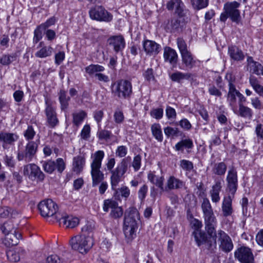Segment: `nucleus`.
I'll return each mask as SVG.
<instances>
[{
    "instance_id": "nucleus-1",
    "label": "nucleus",
    "mask_w": 263,
    "mask_h": 263,
    "mask_svg": "<svg viewBox=\"0 0 263 263\" xmlns=\"http://www.w3.org/2000/svg\"><path fill=\"white\" fill-rule=\"evenodd\" d=\"M228 87L227 100L231 109L237 116L245 119L251 120L253 116V110L243 105L246 102V98L236 89L231 80H229Z\"/></svg>"
},
{
    "instance_id": "nucleus-2",
    "label": "nucleus",
    "mask_w": 263,
    "mask_h": 263,
    "mask_svg": "<svg viewBox=\"0 0 263 263\" xmlns=\"http://www.w3.org/2000/svg\"><path fill=\"white\" fill-rule=\"evenodd\" d=\"M130 161V157L123 158L119 163L115 170L112 171L110 176V184L112 190L114 191V196L115 199L120 200V197L126 199L130 195V190L125 185L117 189L119 182L127 170L128 165Z\"/></svg>"
},
{
    "instance_id": "nucleus-3",
    "label": "nucleus",
    "mask_w": 263,
    "mask_h": 263,
    "mask_svg": "<svg viewBox=\"0 0 263 263\" xmlns=\"http://www.w3.org/2000/svg\"><path fill=\"white\" fill-rule=\"evenodd\" d=\"M105 156L103 151L99 150L91 155L90 174L92 178V185L96 186L99 183V192L101 195L105 193L108 189V183L104 179V174L101 171L102 162Z\"/></svg>"
},
{
    "instance_id": "nucleus-4",
    "label": "nucleus",
    "mask_w": 263,
    "mask_h": 263,
    "mask_svg": "<svg viewBox=\"0 0 263 263\" xmlns=\"http://www.w3.org/2000/svg\"><path fill=\"white\" fill-rule=\"evenodd\" d=\"M140 220V215L136 208H129L124 215L123 231L127 239L130 240L136 236L138 228L137 222Z\"/></svg>"
},
{
    "instance_id": "nucleus-5",
    "label": "nucleus",
    "mask_w": 263,
    "mask_h": 263,
    "mask_svg": "<svg viewBox=\"0 0 263 263\" xmlns=\"http://www.w3.org/2000/svg\"><path fill=\"white\" fill-rule=\"evenodd\" d=\"M112 93L120 99H129L133 95V85L130 81L121 79L111 84Z\"/></svg>"
},
{
    "instance_id": "nucleus-6",
    "label": "nucleus",
    "mask_w": 263,
    "mask_h": 263,
    "mask_svg": "<svg viewBox=\"0 0 263 263\" xmlns=\"http://www.w3.org/2000/svg\"><path fill=\"white\" fill-rule=\"evenodd\" d=\"M201 209L203 214L205 230L208 234H212L214 232V227H217V222L210 202L207 198L203 199Z\"/></svg>"
},
{
    "instance_id": "nucleus-7",
    "label": "nucleus",
    "mask_w": 263,
    "mask_h": 263,
    "mask_svg": "<svg viewBox=\"0 0 263 263\" xmlns=\"http://www.w3.org/2000/svg\"><path fill=\"white\" fill-rule=\"evenodd\" d=\"M214 227V232L212 234H208L213 239L212 246L216 247V240L219 242V248L222 251L228 253L233 249V243L231 237L223 231L218 230L216 231Z\"/></svg>"
},
{
    "instance_id": "nucleus-8",
    "label": "nucleus",
    "mask_w": 263,
    "mask_h": 263,
    "mask_svg": "<svg viewBox=\"0 0 263 263\" xmlns=\"http://www.w3.org/2000/svg\"><path fill=\"white\" fill-rule=\"evenodd\" d=\"M240 6V3L236 1L226 3L224 5V11L220 15L221 21L224 22L230 18L232 22L238 24L241 20L240 12L238 9Z\"/></svg>"
},
{
    "instance_id": "nucleus-9",
    "label": "nucleus",
    "mask_w": 263,
    "mask_h": 263,
    "mask_svg": "<svg viewBox=\"0 0 263 263\" xmlns=\"http://www.w3.org/2000/svg\"><path fill=\"white\" fill-rule=\"evenodd\" d=\"M40 140L29 141L24 149H18L17 153V159L18 161L29 163L36 157Z\"/></svg>"
},
{
    "instance_id": "nucleus-10",
    "label": "nucleus",
    "mask_w": 263,
    "mask_h": 263,
    "mask_svg": "<svg viewBox=\"0 0 263 263\" xmlns=\"http://www.w3.org/2000/svg\"><path fill=\"white\" fill-rule=\"evenodd\" d=\"M69 245L72 250L85 254L93 246V240L80 234L72 237L69 240Z\"/></svg>"
},
{
    "instance_id": "nucleus-11",
    "label": "nucleus",
    "mask_w": 263,
    "mask_h": 263,
    "mask_svg": "<svg viewBox=\"0 0 263 263\" xmlns=\"http://www.w3.org/2000/svg\"><path fill=\"white\" fill-rule=\"evenodd\" d=\"M90 18L99 22H110L113 19V15L101 6L96 5L89 11Z\"/></svg>"
},
{
    "instance_id": "nucleus-12",
    "label": "nucleus",
    "mask_w": 263,
    "mask_h": 263,
    "mask_svg": "<svg viewBox=\"0 0 263 263\" xmlns=\"http://www.w3.org/2000/svg\"><path fill=\"white\" fill-rule=\"evenodd\" d=\"M23 174L31 181L43 182L45 179V174L39 166L34 163H28L24 166Z\"/></svg>"
},
{
    "instance_id": "nucleus-13",
    "label": "nucleus",
    "mask_w": 263,
    "mask_h": 263,
    "mask_svg": "<svg viewBox=\"0 0 263 263\" xmlns=\"http://www.w3.org/2000/svg\"><path fill=\"white\" fill-rule=\"evenodd\" d=\"M226 192L228 195L235 196L238 187V175L234 167L229 168L226 176Z\"/></svg>"
},
{
    "instance_id": "nucleus-14",
    "label": "nucleus",
    "mask_w": 263,
    "mask_h": 263,
    "mask_svg": "<svg viewBox=\"0 0 263 263\" xmlns=\"http://www.w3.org/2000/svg\"><path fill=\"white\" fill-rule=\"evenodd\" d=\"M38 209L41 215L44 217H50L55 215L59 216L57 214L58 206L52 200L48 199L41 201L38 204Z\"/></svg>"
},
{
    "instance_id": "nucleus-15",
    "label": "nucleus",
    "mask_w": 263,
    "mask_h": 263,
    "mask_svg": "<svg viewBox=\"0 0 263 263\" xmlns=\"http://www.w3.org/2000/svg\"><path fill=\"white\" fill-rule=\"evenodd\" d=\"M45 113L46 116L48 125L51 128H54L59 125V121L57 117L56 108L54 102L48 98L45 99Z\"/></svg>"
},
{
    "instance_id": "nucleus-16",
    "label": "nucleus",
    "mask_w": 263,
    "mask_h": 263,
    "mask_svg": "<svg viewBox=\"0 0 263 263\" xmlns=\"http://www.w3.org/2000/svg\"><path fill=\"white\" fill-rule=\"evenodd\" d=\"M234 256L240 263H254L253 254L249 247L242 246L237 248L234 252Z\"/></svg>"
},
{
    "instance_id": "nucleus-17",
    "label": "nucleus",
    "mask_w": 263,
    "mask_h": 263,
    "mask_svg": "<svg viewBox=\"0 0 263 263\" xmlns=\"http://www.w3.org/2000/svg\"><path fill=\"white\" fill-rule=\"evenodd\" d=\"M19 138L16 133L1 132L0 133V146L2 145L4 149H9L14 145Z\"/></svg>"
},
{
    "instance_id": "nucleus-18",
    "label": "nucleus",
    "mask_w": 263,
    "mask_h": 263,
    "mask_svg": "<svg viewBox=\"0 0 263 263\" xmlns=\"http://www.w3.org/2000/svg\"><path fill=\"white\" fill-rule=\"evenodd\" d=\"M187 21V18L182 14L178 16V18L172 19L166 25L167 31L176 32L181 31Z\"/></svg>"
},
{
    "instance_id": "nucleus-19",
    "label": "nucleus",
    "mask_w": 263,
    "mask_h": 263,
    "mask_svg": "<svg viewBox=\"0 0 263 263\" xmlns=\"http://www.w3.org/2000/svg\"><path fill=\"white\" fill-rule=\"evenodd\" d=\"M247 70L251 74L263 76V65L254 61L252 57L248 56L247 57Z\"/></svg>"
},
{
    "instance_id": "nucleus-20",
    "label": "nucleus",
    "mask_w": 263,
    "mask_h": 263,
    "mask_svg": "<svg viewBox=\"0 0 263 263\" xmlns=\"http://www.w3.org/2000/svg\"><path fill=\"white\" fill-rule=\"evenodd\" d=\"M182 67L181 69H191L195 67L199 61L196 59L192 53L189 51L181 55Z\"/></svg>"
},
{
    "instance_id": "nucleus-21",
    "label": "nucleus",
    "mask_w": 263,
    "mask_h": 263,
    "mask_svg": "<svg viewBox=\"0 0 263 263\" xmlns=\"http://www.w3.org/2000/svg\"><path fill=\"white\" fill-rule=\"evenodd\" d=\"M234 196L227 194L223 197L221 204V210L224 217L230 216L233 214L232 201Z\"/></svg>"
},
{
    "instance_id": "nucleus-22",
    "label": "nucleus",
    "mask_w": 263,
    "mask_h": 263,
    "mask_svg": "<svg viewBox=\"0 0 263 263\" xmlns=\"http://www.w3.org/2000/svg\"><path fill=\"white\" fill-rule=\"evenodd\" d=\"M143 49L146 54L155 55L161 50V46L154 41L146 40L142 42Z\"/></svg>"
},
{
    "instance_id": "nucleus-23",
    "label": "nucleus",
    "mask_w": 263,
    "mask_h": 263,
    "mask_svg": "<svg viewBox=\"0 0 263 263\" xmlns=\"http://www.w3.org/2000/svg\"><path fill=\"white\" fill-rule=\"evenodd\" d=\"M185 182L174 176H170L167 179L164 191L178 190L183 188Z\"/></svg>"
},
{
    "instance_id": "nucleus-24",
    "label": "nucleus",
    "mask_w": 263,
    "mask_h": 263,
    "mask_svg": "<svg viewBox=\"0 0 263 263\" xmlns=\"http://www.w3.org/2000/svg\"><path fill=\"white\" fill-rule=\"evenodd\" d=\"M108 42L110 46L113 47L116 53L122 51L125 46V42L122 35L111 36L108 39Z\"/></svg>"
},
{
    "instance_id": "nucleus-25",
    "label": "nucleus",
    "mask_w": 263,
    "mask_h": 263,
    "mask_svg": "<svg viewBox=\"0 0 263 263\" xmlns=\"http://www.w3.org/2000/svg\"><path fill=\"white\" fill-rule=\"evenodd\" d=\"M228 53L231 60L234 62H241L245 58V54L242 50L235 45L229 46Z\"/></svg>"
},
{
    "instance_id": "nucleus-26",
    "label": "nucleus",
    "mask_w": 263,
    "mask_h": 263,
    "mask_svg": "<svg viewBox=\"0 0 263 263\" xmlns=\"http://www.w3.org/2000/svg\"><path fill=\"white\" fill-rule=\"evenodd\" d=\"M56 219L59 222L60 224L62 223L68 228H73L79 223V219L76 217L72 216H63L61 217L56 215Z\"/></svg>"
},
{
    "instance_id": "nucleus-27",
    "label": "nucleus",
    "mask_w": 263,
    "mask_h": 263,
    "mask_svg": "<svg viewBox=\"0 0 263 263\" xmlns=\"http://www.w3.org/2000/svg\"><path fill=\"white\" fill-rule=\"evenodd\" d=\"M221 189L222 183L221 181H215L209 192L211 200L213 203H217L220 200V192Z\"/></svg>"
},
{
    "instance_id": "nucleus-28",
    "label": "nucleus",
    "mask_w": 263,
    "mask_h": 263,
    "mask_svg": "<svg viewBox=\"0 0 263 263\" xmlns=\"http://www.w3.org/2000/svg\"><path fill=\"white\" fill-rule=\"evenodd\" d=\"M21 237V234L18 230L15 232L10 233L5 235L4 243L8 247L17 245Z\"/></svg>"
},
{
    "instance_id": "nucleus-29",
    "label": "nucleus",
    "mask_w": 263,
    "mask_h": 263,
    "mask_svg": "<svg viewBox=\"0 0 263 263\" xmlns=\"http://www.w3.org/2000/svg\"><path fill=\"white\" fill-rule=\"evenodd\" d=\"M192 235L198 246L207 243L209 247H212L213 241H208L206 234L201 230L198 231H193Z\"/></svg>"
},
{
    "instance_id": "nucleus-30",
    "label": "nucleus",
    "mask_w": 263,
    "mask_h": 263,
    "mask_svg": "<svg viewBox=\"0 0 263 263\" xmlns=\"http://www.w3.org/2000/svg\"><path fill=\"white\" fill-rule=\"evenodd\" d=\"M184 4L181 0H171L167 4V8L169 10H175L178 16L184 14L183 11Z\"/></svg>"
},
{
    "instance_id": "nucleus-31",
    "label": "nucleus",
    "mask_w": 263,
    "mask_h": 263,
    "mask_svg": "<svg viewBox=\"0 0 263 263\" xmlns=\"http://www.w3.org/2000/svg\"><path fill=\"white\" fill-rule=\"evenodd\" d=\"M147 179L152 184L159 188L161 192L164 191L163 176L156 175L154 173L150 172L147 174Z\"/></svg>"
},
{
    "instance_id": "nucleus-32",
    "label": "nucleus",
    "mask_w": 263,
    "mask_h": 263,
    "mask_svg": "<svg viewBox=\"0 0 263 263\" xmlns=\"http://www.w3.org/2000/svg\"><path fill=\"white\" fill-rule=\"evenodd\" d=\"M163 58L164 61L168 62L171 64H176L178 60V54L176 51L170 47L164 48Z\"/></svg>"
},
{
    "instance_id": "nucleus-33",
    "label": "nucleus",
    "mask_w": 263,
    "mask_h": 263,
    "mask_svg": "<svg viewBox=\"0 0 263 263\" xmlns=\"http://www.w3.org/2000/svg\"><path fill=\"white\" fill-rule=\"evenodd\" d=\"M40 49L35 53V57L45 58L51 55L53 48L51 46H46L43 42H40L37 48Z\"/></svg>"
},
{
    "instance_id": "nucleus-34",
    "label": "nucleus",
    "mask_w": 263,
    "mask_h": 263,
    "mask_svg": "<svg viewBox=\"0 0 263 263\" xmlns=\"http://www.w3.org/2000/svg\"><path fill=\"white\" fill-rule=\"evenodd\" d=\"M85 158L82 156H77L74 157L72 161V168L74 172L77 173H80L85 165Z\"/></svg>"
},
{
    "instance_id": "nucleus-35",
    "label": "nucleus",
    "mask_w": 263,
    "mask_h": 263,
    "mask_svg": "<svg viewBox=\"0 0 263 263\" xmlns=\"http://www.w3.org/2000/svg\"><path fill=\"white\" fill-rule=\"evenodd\" d=\"M249 83L255 92L259 96L263 98V85L260 84L259 80L255 76L249 77Z\"/></svg>"
},
{
    "instance_id": "nucleus-36",
    "label": "nucleus",
    "mask_w": 263,
    "mask_h": 263,
    "mask_svg": "<svg viewBox=\"0 0 263 263\" xmlns=\"http://www.w3.org/2000/svg\"><path fill=\"white\" fill-rule=\"evenodd\" d=\"M87 117V113L84 110H78L72 114V123L77 128L83 123Z\"/></svg>"
},
{
    "instance_id": "nucleus-37",
    "label": "nucleus",
    "mask_w": 263,
    "mask_h": 263,
    "mask_svg": "<svg viewBox=\"0 0 263 263\" xmlns=\"http://www.w3.org/2000/svg\"><path fill=\"white\" fill-rule=\"evenodd\" d=\"M194 147L193 140L190 138L182 139L175 145V148L178 151H183L184 148L192 149Z\"/></svg>"
},
{
    "instance_id": "nucleus-38",
    "label": "nucleus",
    "mask_w": 263,
    "mask_h": 263,
    "mask_svg": "<svg viewBox=\"0 0 263 263\" xmlns=\"http://www.w3.org/2000/svg\"><path fill=\"white\" fill-rule=\"evenodd\" d=\"M151 130L153 137L159 142L163 139L161 126L159 123H154L151 125Z\"/></svg>"
},
{
    "instance_id": "nucleus-39",
    "label": "nucleus",
    "mask_w": 263,
    "mask_h": 263,
    "mask_svg": "<svg viewBox=\"0 0 263 263\" xmlns=\"http://www.w3.org/2000/svg\"><path fill=\"white\" fill-rule=\"evenodd\" d=\"M94 230V224L92 222H89L82 228L80 234L85 237H89L91 239H93Z\"/></svg>"
},
{
    "instance_id": "nucleus-40",
    "label": "nucleus",
    "mask_w": 263,
    "mask_h": 263,
    "mask_svg": "<svg viewBox=\"0 0 263 263\" xmlns=\"http://www.w3.org/2000/svg\"><path fill=\"white\" fill-rule=\"evenodd\" d=\"M192 76V74L190 73H183L180 71H176L173 73L170 76L171 79L174 81L178 83H180L183 80H188Z\"/></svg>"
},
{
    "instance_id": "nucleus-41",
    "label": "nucleus",
    "mask_w": 263,
    "mask_h": 263,
    "mask_svg": "<svg viewBox=\"0 0 263 263\" xmlns=\"http://www.w3.org/2000/svg\"><path fill=\"white\" fill-rule=\"evenodd\" d=\"M227 169L226 164L223 162L215 163L212 168L213 173L218 176H223Z\"/></svg>"
},
{
    "instance_id": "nucleus-42",
    "label": "nucleus",
    "mask_w": 263,
    "mask_h": 263,
    "mask_svg": "<svg viewBox=\"0 0 263 263\" xmlns=\"http://www.w3.org/2000/svg\"><path fill=\"white\" fill-rule=\"evenodd\" d=\"M85 71L89 76H92L102 72L105 70V68L100 65L98 64H90L85 68Z\"/></svg>"
},
{
    "instance_id": "nucleus-43",
    "label": "nucleus",
    "mask_w": 263,
    "mask_h": 263,
    "mask_svg": "<svg viewBox=\"0 0 263 263\" xmlns=\"http://www.w3.org/2000/svg\"><path fill=\"white\" fill-rule=\"evenodd\" d=\"M118 204V202L112 198L105 199L103 201L102 209L104 212L107 213L109 210L111 211Z\"/></svg>"
},
{
    "instance_id": "nucleus-44",
    "label": "nucleus",
    "mask_w": 263,
    "mask_h": 263,
    "mask_svg": "<svg viewBox=\"0 0 263 263\" xmlns=\"http://www.w3.org/2000/svg\"><path fill=\"white\" fill-rule=\"evenodd\" d=\"M1 230L6 235L12 232H15L18 230L16 228L11 221L4 222L1 227Z\"/></svg>"
},
{
    "instance_id": "nucleus-45",
    "label": "nucleus",
    "mask_w": 263,
    "mask_h": 263,
    "mask_svg": "<svg viewBox=\"0 0 263 263\" xmlns=\"http://www.w3.org/2000/svg\"><path fill=\"white\" fill-rule=\"evenodd\" d=\"M70 98L66 95V92L64 90H61L59 92V101L61 104V108L62 110L67 109L68 106V102Z\"/></svg>"
},
{
    "instance_id": "nucleus-46",
    "label": "nucleus",
    "mask_w": 263,
    "mask_h": 263,
    "mask_svg": "<svg viewBox=\"0 0 263 263\" xmlns=\"http://www.w3.org/2000/svg\"><path fill=\"white\" fill-rule=\"evenodd\" d=\"M193 7L196 10L206 8L209 5V0H191Z\"/></svg>"
},
{
    "instance_id": "nucleus-47",
    "label": "nucleus",
    "mask_w": 263,
    "mask_h": 263,
    "mask_svg": "<svg viewBox=\"0 0 263 263\" xmlns=\"http://www.w3.org/2000/svg\"><path fill=\"white\" fill-rule=\"evenodd\" d=\"M111 133L110 131L105 129L98 130L97 136L101 141H108L111 137Z\"/></svg>"
},
{
    "instance_id": "nucleus-48",
    "label": "nucleus",
    "mask_w": 263,
    "mask_h": 263,
    "mask_svg": "<svg viewBox=\"0 0 263 263\" xmlns=\"http://www.w3.org/2000/svg\"><path fill=\"white\" fill-rule=\"evenodd\" d=\"M123 214V209L122 206H119V204L116 207L111 210L109 213V216L113 219L120 218Z\"/></svg>"
},
{
    "instance_id": "nucleus-49",
    "label": "nucleus",
    "mask_w": 263,
    "mask_h": 263,
    "mask_svg": "<svg viewBox=\"0 0 263 263\" xmlns=\"http://www.w3.org/2000/svg\"><path fill=\"white\" fill-rule=\"evenodd\" d=\"M36 132L31 125L28 126L27 128L24 132V136L27 141H31L34 138Z\"/></svg>"
},
{
    "instance_id": "nucleus-50",
    "label": "nucleus",
    "mask_w": 263,
    "mask_h": 263,
    "mask_svg": "<svg viewBox=\"0 0 263 263\" xmlns=\"http://www.w3.org/2000/svg\"><path fill=\"white\" fill-rule=\"evenodd\" d=\"M42 166L44 171L49 174L52 173L55 170L54 161L48 160L44 161Z\"/></svg>"
},
{
    "instance_id": "nucleus-51",
    "label": "nucleus",
    "mask_w": 263,
    "mask_h": 263,
    "mask_svg": "<svg viewBox=\"0 0 263 263\" xmlns=\"http://www.w3.org/2000/svg\"><path fill=\"white\" fill-rule=\"evenodd\" d=\"M114 120L116 124H122L124 121V116L123 111L119 109H116L114 113Z\"/></svg>"
},
{
    "instance_id": "nucleus-52",
    "label": "nucleus",
    "mask_w": 263,
    "mask_h": 263,
    "mask_svg": "<svg viewBox=\"0 0 263 263\" xmlns=\"http://www.w3.org/2000/svg\"><path fill=\"white\" fill-rule=\"evenodd\" d=\"M55 170L59 173H62L66 168V161L61 158H59L54 161Z\"/></svg>"
},
{
    "instance_id": "nucleus-53",
    "label": "nucleus",
    "mask_w": 263,
    "mask_h": 263,
    "mask_svg": "<svg viewBox=\"0 0 263 263\" xmlns=\"http://www.w3.org/2000/svg\"><path fill=\"white\" fill-rule=\"evenodd\" d=\"M177 44L181 55L190 51L185 41L182 38H178Z\"/></svg>"
},
{
    "instance_id": "nucleus-54",
    "label": "nucleus",
    "mask_w": 263,
    "mask_h": 263,
    "mask_svg": "<svg viewBox=\"0 0 263 263\" xmlns=\"http://www.w3.org/2000/svg\"><path fill=\"white\" fill-rule=\"evenodd\" d=\"M208 92L210 95L215 97L221 98L222 96V92L220 90L213 84L209 85Z\"/></svg>"
},
{
    "instance_id": "nucleus-55",
    "label": "nucleus",
    "mask_w": 263,
    "mask_h": 263,
    "mask_svg": "<svg viewBox=\"0 0 263 263\" xmlns=\"http://www.w3.org/2000/svg\"><path fill=\"white\" fill-rule=\"evenodd\" d=\"M7 258L12 262H17L20 259L19 253L15 250H9L7 252Z\"/></svg>"
},
{
    "instance_id": "nucleus-56",
    "label": "nucleus",
    "mask_w": 263,
    "mask_h": 263,
    "mask_svg": "<svg viewBox=\"0 0 263 263\" xmlns=\"http://www.w3.org/2000/svg\"><path fill=\"white\" fill-rule=\"evenodd\" d=\"M180 166L186 172H190L194 168V164L192 162L183 159L180 161Z\"/></svg>"
},
{
    "instance_id": "nucleus-57",
    "label": "nucleus",
    "mask_w": 263,
    "mask_h": 263,
    "mask_svg": "<svg viewBox=\"0 0 263 263\" xmlns=\"http://www.w3.org/2000/svg\"><path fill=\"white\" fill-rule=\"evenodd\" d=\"M148 186L146 184H144L140 187L138 192V195L139 200L141 202L145 200L148 192Z\"/></svg>"
},
{
    "instance_id": "nucleus-58",
    "label": "nucleus",
    "mask_w": 263,
    "mask_h": 263,
    "mask_svg": "<svg viewBox=\"0 0 263 263\" xmlns=\"http://www.w3.org/2000/svg\"><path fill=\"white\" fill-rule=\"evenodd\" d=\"M150 115L157 120H160L163 117V109L162 108L152 109L150 111Z\"/></svg>"
},
{
    "instance_id": "nucleus-59",
    "label": "nucleus",
    "mask_w": 263,
    "mask_h": 263,
    "mask_svg": "<svg viewBox=\"0 0 263 263\" xmlns=\"http://www.w3.org/2000/svg\"><path fill=\"white\" fill-rule=\"evenodd\" d=\"M251 104L252 107L257 110H261L263 109V103L261 101L259 97H256L250 99Z\"/></svg>"
},
{
    "instance_id": "nucleus-60",
    "label": "nucleus",
    "mask_w": 263,
    "mask_h": 263,
    "mask_svg": "<svg viewBox=\"0 0 263 263\" xmlns=\"http://www.w3.org/2000/svg\"><path fill=\"white\" fill-rule=\"evenodd\" d=\"M44 30L42 28H40V26H38L34 31V36L33 38V43L36 44L38 43L43 37L42 31Z\"/></svg>"
},
{
    "instance_id": "nucleus-61",
    "label": "nucleus",
    "mask_w": 263,
    "mask_h": 263,
    "mask_svg": "<svg viewBox=\"0 0 263 263\" xmlns=\"http://www.w3.org/2000/svg\"><path fill=\"white\" fill-rule=\"evenodd\" d=\"M164 132L166 136L170 137L178 136L179 131L177 128L167 126L164 128Z\"/></svg>"
},
{
    "instance_id": "nucleus-62",
    "label": "nucleus",
    "mask_w": 263,
    "mask_h": 263,
    "mask_svg": "<svg viewBox=\"0 0 263 263\" xmlns=\"http://www.w3.org/2000/svg\"><path fill=\"white\" fill-rule=\"evenodd\" d=\"M190 225L191 228L194 229V231L201 230V228L202 227V223L201 221L195 218H192L191 220Z\"/></svg>"
},
{
    "instance_id": "nucleus-63",
    "label": "nucleus",
    "mask_w": 263,
    "mask_h": 263,
    "mask_svg": "<svg viewBox=\"0 0 263 263\" xmlns=\"http://www.w3.org/2000/svg\"><path fill=\"white\" fill-rule=\"evenodd\" d=\"M165 115L168 120H175L177 117L176 110L170 106H166L165 109Z\"/></svg>"
},
{
    "instance_id": "nucleus-64",
    "label": "nucleus",
    "mask_w": 263,
    "mask_h": 263,
    "mask_svg": "<svg viewBox=\"0 0 263 263\" xmlns=\"http://www.w3.org/2000/svg\"><path fill=\"white\" fill-rule=\"evenodd\" d=\"M4 162L6 166L9 168H14L16 162L12 156L6 155L4 158Z\"/></svg>"
}]
</instances>
